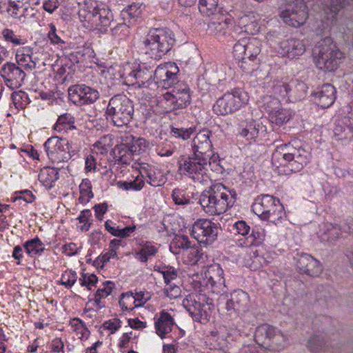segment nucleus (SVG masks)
<instances>
[{"label":"nucleus","instance_id":"473e14b6","mask_svg":"<svg viewBox=\"0 0 353 353\" xmlns=\"http://www.w3.org/2000/svg\"><path fill=\"white\" fill-rule=\"evenodd\" d=\"M56 131H68V130H74V117L70 113H65L60 115L54 125Z\"/></svg>","mask_w":353,"mask_h":353},{"label":"nucleus","instance_id":"e433bc0d","mask_svg":"<svg viewBox=\"0 0 353 353\" xmlns=\"http://www.w3.org/2000/svg\"><path fill=\"white\" fill-rule=\"evenodd\" d=\"M80 196L79 201L81 203L85 204L93 198L94 194L92 191V184L88 179H84L79 185Z\"/></svg>","mask_w":353,"mask_h":353},{"label":"nucleus","instance_id":"69168bd1","mask_svg":"<svg viewBox=\"0 0 353 353\" xmlns=\"http://www.w3.org/2000/svg\"><path fill=\"white\" fill-rule=\"evenodd\" d=\"M164 293L170 298L176 299L180 296L181 290L177 285H170L169 287L164 289Z\"/></svg>","mask_w":353,"mask_h":353},{"label":"nucleus","instance_id":"a18cd8bd","mask_svg":"<svg viewBox=\"0 0 353 353\" xmlns=\"http://www.w3.org/2000/svg\"><path fill=\"white\" fill-rule=\"evenodd\" d=\"M189 311L196 321H200L201 319H207L209 316L206 305L204 303H201V300L195 301L193 305V310L190 309Z\"/></svg>","mask_w":353,"mask_h":353},{"label":"nucleus","instance_id":"cd10ccee","mask_svg":"<svg viewBox=\"0 0 353 353\" xmlns=\"http://www.w3.org/2000/svg\"><path fill=\"white\" fill-rule=\"evenodd\" d=\"M210 350H222L227 345L225 335L218 330H212L206 337L205 341Z\"/></svg>","mask_w":353,"mask_h":353},{"label":"nucleus","instance_id":"423d86ee","mask_svg":"<svg viewBox=\"0 0 353 353\" xmlns=\"http://www.w3.org/2000/svg\"><path fill=\"white\" fill-rule=\"evenodd\" d=\"M134 114L132 101L123 94L112 97L106 107L105 116L113 124L121 127L128 124Z\"/></svg>","mask_w":353,"mask_h":353},{"label":"nucleus","instance_id":"bb28decb","mask_svg":"<svg viewBox=\"0 0 353 353\" xmlns=\"http://www.w3.org/2000/svg\"><path fill=\"white\" fill-rule=\"evenodd\" d=\"M246 44L247 40H239L233 46V54L235 59L238 60L239 62H241L239 66L243 69V70L250 72V68L247 66V61L245 58L246 52ZM254 70V68H251L250 72H252Z\"/></svg>","mask_w":353,"mask_h":353},{"label":"nucleus","instance_id":"393cba45","mask_svg":"<svg viewBox=\"0 0 353 353\" xmlns=\"http://www.w3.org/2000/svg\"><path fill=\"white\" fill-rule=\"evenodd\" d=\"M259 127L253 119L243 121L239 125V134L247 140H254L259 134Z\"/></svg>","mask_w":353,"mask_h":353},{"label":"nucleus","instance_id":"412c9836","mask_svg":"<svg viewBox=\"0 0 353 353\" xmlns=\"http://www.w3.org/2000/svg\"><path fill=\"white\" fill-rule=\"evenodd\" d=\"M153 77V71L147 68L146 67H139L128 74V81L129 84L137 85L139 88L147 87L148 81H150Z\"/></svg>","mask_w":353,"mask_h":353},{"label":"nucleus","instance_id":"680f3d73","mask_svg":"<svg viewBox=\"0 0 353 353\" xmlns=\"http://www.w3.org/2000/svg\"><path fill=\"white\" fill-rule=\"evenodd\" d=\"M236 231L242 236H247L249 234L250 230V226L244 221H239L234 225Z\"/></svg>","mask_w":353,"mask_h":353},{"label":"nucleus","instance_id":"f257e3e1","mask_svg":"<svg viewBox=\"0 0 353 353\" xmlns=\"http://www.w3.org/2000/svg\"><path fill=\"white\" fill-rule=\"evenodd\" d=\"M310 153L302 147L281 145L272 155V164L279 175L301 171L309 161Z\"/></svg>","mask_w":353,"mask_h":353},{"label":"nucleus","instance_id":"72a5a7b5","mask_svg":"<svg viewBox=\"0 0 353 353\" xmlns=\"http://www.w3.org/2000/svg\"><path fill=\"white\" fill-rule=\"evenodd\" d=\"M170 70L168 74H165V77L163 78L161 83V85L165 89H168L171 87H174L181 82L178 80V73L179 70L175 63L170 65Z\"/></svg>","mask_w":353,"mask_h":353},{"label":"nucleus","instance_id":"de8ad7c7","mask_svg":"<svg viewBox=\"0 0 353 353\" xmlns=\"http://www.w3.org/2000/svg\"><path fill=\"white\" fill-rule=\"evenodd\" d=\"M28 2L25 0H9L7 12L12 17H17L20 10Z\"/></svg>","mask_w":353,"mask_h":353},{"label":"nucleus","instance_id":"49530a36","mask_svg":"<svg viewBox=\"0 0 353 353\" xmlns=\"http://www.w3.org/2000/svg\"><path fill=\"white\" fill-rule=\"evenodd\" d=\"M265 239L264 230L259 228H254L252 232L247 236L248 243L250 245H259Z\"/></svg>","mask_w":353,"mask_h":353},{"label":"nucleus","instance_id":"a19ab883","mask_svg":"<svg viewBox=\"0 0 353 353\" xmlns=\"http://www.w3.org/2000/svg\"><path fill=\"white\" fill-rule=\"evenodd\" d=\"M329 83L323 85L322 90L315 94V98L318 101L317 104L323 109L328 108L331 106V99L328 93Z\"/></svg>","mask_w":353,"mask_h":353},{"label":"nucleus","instance_id":"b1692460","mask_svg":"<svg viewBox=\"0 0 353 353\" xmlns=\"http://www.w3.org/2000/svg\"><path fill=\"white\" fill-rule=\"evenodd\" d=\"M307 87L306 84L297 79L289 82L288 101L296 102L301 101L306 96Z\"/></svg>","mask_w":353,"mask_h":353},{"label":"nucleus","instance_id":"c756f323","mask_svg":"<svg viewBox=\"0 0 353 353\" xmlns=\"http://www.w3.org/2000/svg\"><path fill=\"white\" fill-rule=\"evenodd\" d=\"M261 42L256 38H252L247 41L245 46V60L247 61V66L250 68V62H253L256 59L257 55L261 52Z\"/></svg>","mask_w":353,"mask_h":353},{"label":"nucleus","instance_id":"ddd939ff","mask_svg":"<svg viewBox=\"0 0 353 353\" xmlns=\"http://www.w3.org/2000/svg\"><path fill=\"white\" fill-rule=\"evenodd\" d=\"M219 228L209 219H199L192 226L191 234L200 245L212 244L217 238Z\"/></svg>","mask_w":353,"mask_h":353},{"label":"nucleus","instance_id":"58836bf2","mask_svg":"<svg viewBox=\"0 0 353 353\" xmlns=\"http://www.w3.org/2000/svg\"><path fill=\"white\" fill-rule=\"evenodd\" d=\"M218 2L219 0H199L200 12L208 17L215 14L218 10Z\"/></svg>","mask_w":353,"mask_h":353},{"label":"nucleus","instance_id":"13d9d810","mask_svg":"<svg viewBox=\"0 0 353 353\" xmlns=\"http://www.w3.org/2000/svg\"><path fill=\"white\" fill-rule=\"evenodd\" d=\"M77 279V274L74 272L64 274L61 276V283L65 288H70L75 283Z\"/></svg>","mask_w":353,"mask_h":353},{"label":"nucleus","instance_id":"9d476101","mask_svg":"<svg viewBox=\"0 0 353 353\" xmlns=\"http://www.w3.org/2000/svg\"><path fill=\"white\" fill-rule=\"evenodd\" d=\"M252 211L262 219L272 223L280 220L285 214L284 208L279 199L270 194L262 195L252 206Z\"/></svg>","mask_w":353,"mask_h":353},{"label":"nucleus","instance_id":"603ef678","mask_svg":"<svg viewBox=\"0 0 353 353\" xmlns=\"http://www.w3.org/2000/svg\"><path fill=\"white\" fill-rule=\"evenodd\" d=\"M173 63H167L163 65H159L154 71H153V78L154 80L157 81V83H161L162 80H163V78L165 77V74H168V71L170 70V65L172 64Z\"/></svg>","mask_w":353,"mask_h":353},{"label":"nucleus","instance_id":"e2e57ef3","mask_svg":"<svg viewBox=\"0 0 353 353\" xmlns=\"http://www.w3.org/2000/svg\"><path fill=\"white\" fill-rule=\"evenodd\" d=\"M343 232L350 233L353 236V228L349 225H344L342 228L337 225H332V235L334 234L336 238H339Z\"/></svg>","mask_w":353,"mask_h":353},{"label":"nucleus","instance_id":"052dcab7","mask_svg":"<svg viewBox=\"0 0 353 353\" xmlns=\"http://www.w3.org/2000/svg\"><path fill=\"white\" fill-rule=\"evenodd\" d=\"M288 88L289 83H278L274 86V92L279 94L281 97L287 98L288 101Z\"/></svg>","mask_w":353,"mask_h":353},{"label":"nucleus","instance_id":"20e7f679","mask_svg":"<svg viewBox=\"0 0 353 353\" xmlns=\"http://www.w3.org/2000/svg\"><path fill=\"white\" fill-rule=\"evenodd\" d=\"M175 42L174 34L170 29L153 28L143 41V50L151 59L160 60L170 52Z\"/></svg>","mask_w":353,"mask_h":353},{"label":"nucleus","instance_id":"dca6fc26","mask_svg":"<svg viewBox=\"0 0 353 353\" xmlns=\"http://www.w3.org/2000/svg\"><path fill=\"white\" fill-rule=\"evenodd\" d=\"M163 99L173 105L172 110L185 108L191 101L190 88L186 83L181 82L174 87L172 92L165 93Z\"/></svg>","mask_w":353,"mask_h":353},{"label":"nucleus","instance_id":"f3484780","mask_svg":"<svg viewBox=\"0 0 353 353\" xmlns=\"http://www.w3.org/2000/svg\"><path fill=\"white\" fill-rule=\"evenodd\" d=\"M0 75L6 85L11 90H14L21 86L26 73L15 63L7 62L1 67Z\"/></svg>","mask_w":353,"mask_h":353},{"label":"nucleus","instance_id":"864d4df0","mask_svg":"<svg viewBox=\"0 0 353 353\" xmlns=\"http://www.w3.org/2000/svg\"><path fill=\"white\" fill-rule=\"evenodd\" d=\"M2 34L6 41L11 42L14 45L23 44L22 39L19 36H17L12 30L6 28L3 30Z\"/></svg>","mask_w":353,"mask_h":353},{"label":"nucleus","instance_id":"bf43d9fd","mask_svg":"<svg viewBox=\"0 0 353 353\" xmlns=\"http://www.w3.org/2000/svg\"><path fill=\"white\" fill-rule=\"evenodd\" d=\"M130 190L139 191L145 184L144 176L139 174L133 181H128Z\"/></svg>","mask_w":353,"mask_h":353},{"label":"nucleus","instance_id":"f03ea898","mask_svg":"<svg viewBox=\"0 0 353 353\" xmlns=\"http://www.w3.org/2000/svg\"><path fill=\"white\" fill-rule=\"evenodd\" d=\"M236 199L235 191L228 190L222 183H216L201 193L199 202L206 213L214 215L226 212Z\"/></svg>","mask_w":353,"mask_h":353},{"label":"nucleus","instance_id":"0e129e2a","mask_svg":"<svg viewBox=\"0 0 353 353\" xmlns=\"http://www.w3.org/2000/svg\"><path fill=\"white\" fill-rule=\"evenodd\" d=\"M344 57V54L336 48V46L332 47V70L334 67H338L340 61Z\"/></svg>","mask_w":353,"mask_h":353},{"label":"nucleus","instance_id":"c85d7f7f","mask_svg":"<svg viewBox=\"0 0 353 353\" xmlns=\"http://www.w3.org/2000/svg\"><path fill=\"white\" fill-rule=\"evenodd\" d=\"M231 14L230 15L236 20V26L235 27V31L237 32L239 30L240 32H243V31L246 28L247 26L249 25L252 21H254L255 16L254 13L249 12L248 14H245L241 12L239 10H231Z\"/></svg>","mask_w":353,"mask_h":353},{"label":"nucleus","instance_id":"a878e982","mask_svg":"<svg viewBox=\"0 0 353 353\" xmlns=\"http://www.w3.org/2000/svg\"><path fill=\"white\" fill-rule=\"evenodd\" d=\"M113 152L114 158L120 163L128 165L133 160L134 154L127 141L115 146Z\"/></svg>","mask_w":353,"mask_h":353},{"label":"nucleus","instance_id":"a211bd4d","mask_svg":"<svg viewBox=\"0 0 353 353\" xmlns=\"http://www.w3.org/2000/svg\"><path fill=\"white\" fill-rule=\"evenodd\" d=\"M211 135L212 132L208 129H203L196 134L193 139V154L210 159L212 154V144L210 139Z\"/></svg>","mask_w":353,"mask_h":353},{"label":"nucleus","instance_id":"9b49d317","mask_svg":"<svg viewBox=\"0 0 353 353\" xmlns=\"http://www.w3.org/2000/svg\"><path fill=\"white\" fill-rule=\"evenodd\" d=\"M208 163H210V160L194 154L192 156L182 155L178 160L179 171L194 181H201Z\"/></svg>","mask_w":353,"mask_h":353},{"label":"nucleus","instance_id":"8fccbe9b","mask_svg":"<svg viewBox=\"0 0 353 353\" xmlns=\"http://www.w3.org/2000/svg\"><path fill=\"white\" fill-rule=\"evenodd\" d=\"M38 14V10L32 7L29 3L25 5V7L22 9V12L21 14H18L17 17H14L15 19H18L19 21L24 22L26 19H34L37 17Z\"/></svg>","mask_w":353,"mask_h":353},{"label":"nucleus","instance_id":"5701e85b","mask_svg":"<svg viewBox=\"0 0 353 353\" xmlns=\"http://www.w3.org/2000/svg\"><path fill=\"white\" fill-rule=\"evenodd\" d=\"M205 277L208 280L207 284H210L212 287L225 285L223 270L219 263L209 266L205 272Z\"/></svg>","mask_w":353,"mask_h":353},{"label":"nucleus","instance_id":"ea45409f","mask_svg":"<svg viewBox=\"0 0 353 353\" xmlns=\"http://www.w3.org/2000/svg\"><path fill=\"white\" fill-rule=\"evenodd\" d=\"M58 179L59 172L54 168H45L39 174V181L46 186H51Z\"/></svg>","mask_w":353,"mask_h":353},{"label":"nucleus","instance_id":"f704fd0d","mask_svg":"<svg viewBox=\"0 0 353 353\" xmlns=\"http://www.w3.org/2000/svg\"><path fill=\"white\" fill-rule=\"evenodd\" d=\"M23 247L26 253L31 256L41 254L45 250L43 243L37 236L27 241Z\"/></svg>","mask_w":353,"mask_h":353},{"label":"nucleus","instance_id":"09e8293b","mask_svg":"<svg viewBox=\"0 0 353 353\" xmlns=\"http://www.w3.org/2000/svg\"><path fill=\"white\" fill-rule=\"evenodd\" d=\"M159 176H158L156 172L152 170L147 171V183L154 187L163 185L165 182V179L160 173H159Z\"/></svg>","mask_w":353,"mask_h":353},{"label":"nucleus","instance_id":"79ce46f5","mask_svg":"<svg viewBox=\"0 0 353 353\" xmlns=\"http://www.w3.org/2000/svg\"><path fill=\"white\" fill-rule=\"evenodd\" d=\"M154 271L159 272L162 274L164 281L167 285H169L170 282L172 280H174L177 278L178 274L176 269L172 266H157L155 265L154 268Z\"/></svg>","mask_w":353,"mask_h":353},{"label":"nucleus","instance_id":"1a4fd4ad","mask_svg":"<svg viewBox=\"0 0 353 353\" xmlns=\"http://www.w3.org/2000/svg\"><path fill=\"white\" fill-rule=\"evenodd\" d=\"M279 11L284 23L295 28L304 24L308 17L304 0H283L279 7Z\"/></svg>","mask_w":353,"mask_h":353},{"label":"nucleus","instance_id":"6e6d98bb","mask_svg":"<svg viewBox=\"0 0 353 353\" xmlns=\"http://www.w3.org/2000/svg\"><path fill=\"white\" fill-rule=\"evenodd\" d=\"M50 30L48 33V37L50 39L51 43L54 45H62L65 43V41L61 39V37L57 34V28L54 23H51L49 24Z\"/></svg>","mask_w":353,"mask_h":353},{"label":"nucleus","instance_id":"f8f14e48","mask_svg":"<svg viewBox=\"0 0 353 353\" xmlns=\"http://www.w3.org/2000/svg\"><path fill=\"white\" fill-rule=\"evenodd\" d=\"M44 148L48 158L52 162H65L72 157L70 154V145L66 139L54 136L45 142Z\"/></svg>","mask_w":353,"mask_h":353},{"label":"nucleus","instance_id":"2eb2a0df","mask_svg":"<svg viewBox=\"0 0 353 353\" xmlns=\"http://www.w3.org/2000/svg\"><path fill=\"white\" fill-rule=\"evenodd\" d=\"M69 99L77 105L93 104L99 98L97 90L85 84H76L68 88Z\"/></svg>","mask_w":353,"mask_h":353},{"label":"nucleus","instance_id":"6e6552de","mask_svg":"<svg viewBox=\"0 0 353 353\" xmlns=\"http://www.w3.org/2000/svg\"><path fill=\"white\" fill-rule=\"evenodd\" d=\"M79 17L84 27L90 30H98L105 32L108 28L114 23L113 14L107 8H94L92 10L81 8L79 11Z\"/></svg>","mask_w":353,"mask_h":353},{"label":"nucleus","instance_id":"aec40b11","mask_svg":"<svg viewBox=\"0 0 353 353\" xmlns=\"http://www.w3.org/2000/svg\"><path fill=\"white\" fill-rule=\"evenodd\" d=\"M281 54L290 59H294L303 54L305 50L303 41L294 38H290L281 41L279 43Z\"/></svg>","mask_w":353,"mask_h":353},{"label":"nucleus","instance_id":"7ed1b4c3","mask_svg":"<svg viewBox=\"0 0 353 353\" xmlns=\"http://www.w3.org/2000/svg\"><path fill=\"white\" fill-rule=\"evenodd\" d=\"M322 6V19L319 25V34L324 37L314 51L316 67L325 71H331V0H320Z\"/></svg>","mask_w":353,"mask_h":353},{"label":"nucleus","instance_id":"c03bdc74","mask_svg":"<svg viewBox=\"0 0 353 353\" xmlns=\"http://www.w3.org/2000/svg\"><path fill=\"white\" fill-rule=\"evenodd\" d=\"M142 5L139 3H132L128 8L123 9L121 12L122 17L124 20L130 22L131 19L138 17L142 12Z\"/></svg>","mask_w":353,"mask_h":353},{"label":"nucleus","instance_id":"774afa93","mask_svg":"<svg viewBox=\"0 0 353 353\" xmlns=\"http://www.w3.org/2000/svg\"><path fill=\"white\" fill-rule=\"evenodd\" d=\"M259 29L260 26L255 17L254 19V21L252 20V22L250 23L248 26H247L246 28L243 31V32L246 33L248 34L254 35L259 31Z\"/></svg>","mask_w":353,"mask_h":353},{"label":"nucleus","instance_id":"0eeeda50","mask_svg":"<svg viewBox=\"0 0 353 353\" xmlns=\"http://www.w3.org/2000/svg\"><path fill=\"white\" fill-rule=\"evenodd\" d=\"M254 339L259 345L270 351H280L288 345V338L280 330L267 323L259 325Z\"/></svg>","mask_w":353,"mask_h":353},{"label":"nucleus","instance_id":"5fc2aeb1","mask_svg":"<svg viewBox=\"0 0 353 353\" xmlns=\"http://www.w3.org/2000/svg\"><path fill=\"white\" fill-rule=\"evenodd\" d=\"M104 287L103 288H99L95 293L96 296H98V299H103L110 295L112 292L113 288H114V283L112 281H107L103 283Z\"/></svg>","mask_w":353,"mask_h":353},{"label":"nucleus","instance_id":"c9c22d12","mask_svg":"<svg viewBox=\"0 0 353 353\" xmlns=\"http://www.w3.org/2000/svg\"><path fill=\"white\" fill-rule=\"evenodd\" d=\"M126 141L134 155L145 152L148 147V142L144 138H137L131 136L130 138L127 137Z\"/></svg>","mask_w":353,"mask_h":353},{"label":"nucleus","instance_id":"2f4dec72","mask_svg":"<svg viewBox=\"0 0 353 353\" xmlns=\"http://www.w3.org/2000/svg\"><path fill=\"white\" fill-rule=\"evenodd\" d=\"M270 120L272 123L278 125L287 123L292 118V113L290 110L284 108L270 110Z\"/></svg>","mask_w":353,"mask_h":353},{"label":"nucleus","instance_id":"39448f33","mask_svg":"<svg viewBox=\"0 0 353 353\" xmlns=\"http://www.w3.org/2000/svg\"><path fill=\"white\" fill-rule=\"evenodd\" d=\"M250 296L242 290L221 294L216 300L218 311L227 319L232 320L248 310Z\"/></svg>","mask_w":353,"mask_h":353},{"label":"nucleus","instance_id":"7c9ffc66","mask_svg":"<svg viewBox=\"0 0 353 353\" xmlns=\"http://www.w3.org/2000/svg\"><path fill=\"white\" fill-rule=\"evenodd\" d=\"M307 347L312 353L325 352L328 349L323 335H313L307 341Z\"/></svg>","mask_w":353,"mask_h":353},{"label":"nucleus","instance_id":"4be33fe9","mask_svg":"<svg viewBox=\"0 0 353 353\" xmlns=\"http://www.w3.org/2000/svg\"><path fill=\"white\" fill-rule=\"evenodd\" d=\"M154 320L156 333L161 339L172 331L174 323V319L168 312L161 311L158 317H154Z\"/></svg>","mask_w":353,"mask_h":353},{"label":"nucleus","instance_id":"338daca9","mask_svg":"<svg viewBox=\"0 0 353 353\" xmlns=\"http://www.w3.org/2000/svg\"><path fill=\"white\" fill-rule=\"evenodd\" d=\"M94 210L95 212V216L97 219L99 221L102 220L103 214L106 212L108 210V205L106 203H103L100 204H97L94 206Z\"/></svg>","mask_w":353,"mask_h":353},{"label":"nucleus","instance_id":"37998d69","mask_svg":"<svg viewBox=\"0 0 353 353\" xmlns=\"http://www.w3.org/2000/svg\"><path fill=\"white\" fill-rule=\"evenodd\" d=\"M195 130L196 128L194 126H191L190 128H178L171 126L170 134L172 137L174 138L187 140L189 139L194 133Z\"/></svg>","mask_w":353,"mask_h":353},{"label":"nucleus","instance_id":"4c0bfd02","mask_svg":"<svg viewBox=\"0 0 353 353\" xmlns=\"http://www.w3.org/2000/svg\"><path fill=\"white\" fill-rule=\"evenodd\" d=\"M136 297L133 296L132 292H126L121 294L119 299V305L122 310H132L134 307L141 306L144 303H136Z\"/></svg>","mask_w":353,"mask_h":353},{"label":"nucleus","instance_id":"4468645a","mask_svg":"<svg viewBox=\"0 0 353 353\" xmlns=\"http://www.w3.org/2000/svg\"><path fill=\"white\" fill-rule=\"evenodd\" d=\"M245 101L242 92L235 90L218 99L213 105V111L218 115H226L238 110Z\"/></svg>","mask_w":353,"mask_h":353},{"label":"nucleus","instance_id":"4d7b16f0","mask_svg":"<svg viewBox=\"0 0 353 353\" xmlns=\"http://www.w3.org/2000/svg\"><path fill=\"white\" fill-rule=\"evenodd\" d=\"M229 21V19H225L224 21L220 22L211 21L208 24V28L210 30L215 32L216 33L219 32L225 34V27L227 26Z\"/></svg>","mask_w":353,"mask_h":353},{"label":"nucleus","instance_id":"6ab92c4d","mask_svg":"<svg viewBox=\"0 0 353 353\" xmlns=\"http://www.w3.org/2000/svg\"><path fill=\"white\" fill-rule=\"evenodd\" d=\"M296 267L301 272L311 276H317L322 272V265L320 262L310 254L305 253L297 254Z\"/></svg>","mask_w":353,"mask_h":353},{"label":"nucleus","instance_id":"3c124183","mask_svg":"<svg viewBox=\"0 0 353 353\" xmlns=\"http://www.w3.org/2000/svg\"><path fill=\"white\" fill-rule=\"evenodd\" d=\"M172 199L176 205H188L190 203L189 196L185 195L184 190L176 188L173 190L172 194Z\"/></svg>","mask_w":353,"mask_h":353}]
</instances>
